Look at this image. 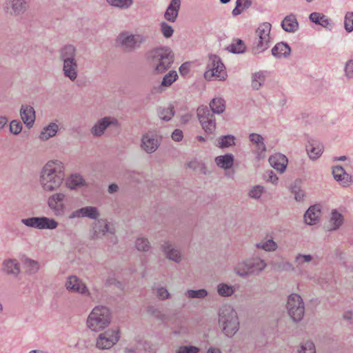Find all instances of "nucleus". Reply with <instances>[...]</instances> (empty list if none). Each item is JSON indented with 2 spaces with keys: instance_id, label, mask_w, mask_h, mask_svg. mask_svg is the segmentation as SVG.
Listing matches in <instances>:
<instances>
[{
  "instance_id": "bb28decb",
  "label": "nucleus",
  "mask_w": 353,
  "mask_h": 353,
  "mask_svg": "<svg viewBox=\"0 0 353 353\" xmlns=\"http://www.w3.org/2000/svg\"><path fill=\"white\" fill-rule=\"evenodd\" d=\"M321 210L316 205L309 208L304 214V221L307 225H314L319 221Z\"/></svg>"
},
{
  "instance_id": "4468645a",
  "label": "nucleus",
  "mask_w": 353,
  "mask_h": 353,
  "mask_svg": "<svg viewBox=\"0 0 353 353\" xmlns=\"http://www.w3.org/2000/svg\"><path fill=\"white\" fill-rule=\"evenodd\" d=\"M65 287L69 292L81 294L90 298L92 297L85 284L75 275H71L67 278Z\"/></svg>"
},
{
  "instance_id": "de8ad7c7",
  "label": "nucleus",
  "mask_w": 353,
  "mask_h": 353,
  "mask_svg": "<svg viewBox=\"0 0 353 353\" xmlns=\"http://www.w3.org/2000/svg\"><path fill=\"white\" fill-rule=\"evenodd\" d=\"M185 294L190 299H203L208 295V292L205 289L188 290Z\"/></svg>"
},
{
  "instance_id": "a211bd4d",
  "label": "nucleus",
  "mask_w": 353,
  "mask_h": 353,
  "mask_svg": "<svg viewBox=\"0 0 353 353\" xmlns=\"http://www.w3.org/2000/svg\"><path fill=\"white\" fill-rule=\"evenodd\" d=\"M21 118L28 128H31L35 121V111L33 107L22 105L20 109Z\"/></svg>"
},
{
  "instance_id": "6e6d98bb",
  "label": "nucleus",
  "mask_w": 353,
  "mask_h": 353,
  "mask_svg": "<svg viewBox=\"0 0 353 353\" xmlns=\"http://www.w3.org/2000/svg\"><path fill=\"white\" fill-rule=\"evenodd\" d=\"M22 124L19 121L12 120L10 123V132L13 134H19L22 130Z\"/></svg>"
},
{
  "instance_id": "6ab92c4d",
  "label": "nucleus",
  "mask_w": 353,
  "mask_h": 353,
  "mask_svg": "<svg viewBox=\"0 0 353 353\" xmlns=\"http://www.w3.org/2000/svg\"><path fill=\"white\" fill-rule=\"evenodd\" d=\"M181 7V0H171L165 13L164 18L172 23L176 21Z\"/></svg>"
},
{
  "instance_id": "8fccbe9b",
  "label": "nucleus",
  "mask_w": 353,
  "mask_h": 353,
  "mask_svg": "<svg viewBox=\"0 0 353 353\" xmlns=\"http://www.w3.org/2000/svg\"><path fill=\"white\" fill-rule=\"evenodd\" d=\"M299 353H316V347L311 341H306L301 344Z\"/></svg>"
},
{
  "instance_id": "5fc2aeb1",
  "label": "nucleus",
  "mask_w": 353,
  "mask_h": 353,
  "mask_svg": "<svg viewBox=\"0 0 353 353\" xmlns=\"http://www.w3.org/2000/svg\"><path fill=\"white\" fill-rule=\"evenodd\" d=\"M147 312L150 315L154 316L155 318L163 320L164 318V314L161 312V311L157 307L153 305H149L147 307Z\"/></svg>"
},
{
  "instance_id": "680f3d73",
  "label": "nucleus",
  "mask_w": 353,
  "mask_h": 353,
  "mask_svg": "<svg viewBox=\"0 0 353 353\" xmlns=\"http://www.w3.org/2000/svg\"><path fill=\"white\" fill-rule=\"evenodd\" d=\"M312 256L310 254H299L295 259V262L298 265H301L304 263H308L311 261Z\"/></svg>"
},
{
  "instance_id": "a19ab883",
  "label": "nucleus",
  "mask_w": 353,
  "mask_h": 353,
  "mask_svg": "<svg viewBox=\"0 0 353 353\" xmlns=\"http://www.w3.org/2000/svg\"><path fill=\"white\" fill-rule=\"evenodd\" d=\"M174 114V108L169 106L168 108H159L158 115L159 118L164 121H170Z\"/></svg>"
},
{
  "instance_id": "e2e57ef3",
  "label": "nucleus",
  "mask_w": 353,
  "mask_h": 353,
  "mask_svg": "<svg viewBox=\"0 0 353 353\" xmlns=\"http://www.w3.org/2000/svg\"><path fill=\"white\" fill-rule=\"evenodd\" d=\"M345 72L348 78L353 77V60L350 59L347 61L345 67Z\"/></svg>"
},
{
  "instance_id": "6e6552de",
  "label": "nucleus",
  "mask_w": 353,
  "mask_h": 353,
  "mask_svg": "<svg viewBox=\"0 0 353 353\" xmlns=\"http://www.w3.org/2000/svg\"><path fill=\"white\" fill-rule=\"evenodd\" d=\"M146 39V37L143 34L123 32L117 37V43L123 52H132L140 48Z\"/></svg>"
},
{
  "instance_id": "69168bd1",
  "label": "nucleus",
  "mask_w": 353,
  "mask_h": 353,
  "mask_svg": "<svg viewBox=\"0 0 353 353\" xmlns=\"http://www.w3.org/2000/svg\"><path fill=\"white\" fill-rule=\"evenodd\" d=\"M277 268L281 271H292L294 270L292 265L289 262H281L277 265Z\"/></svg>"
},
{
  "instance_id": "bf43d9fd",
  "label": "nucleus",
  "mask_w": 353,
  "mask_h": 353,
  "mask_svg": "<svg viewBox=\"0 0 353 353\" xmlns=\"http://www.w3.org/2000/svg\"><path fill=\"white\" fill-rule=\"evenodd\" d=\"M264 179L273 184H276L279 180L276 174L272 170H268L263 174Z\"/></svg>"
},
{
  "instance_id": "1a4fd4ad",
  "label": "nucleus",
  "mask_w": 353,
  "mask_h": 353,
  "mask_svg": "<svg viewBox=\"0 0 353 353\" xmlns=\"http://www.w3.org/2000/svg\"><path fill=\"white\" fill-rule=\"evenodd\" d=\"M225 77V68L221 58L216 54H210L207 64V70L204 73L205 79L210 81L215 77L219 80H224Z\"/></svg>"
},
{
  "instance_id": "603ef678",
  "label": "nucleus",
  "mask_w": 353,
  "mask_h": 353,
  "mask_svg": "<svg viewBox=\"0 0 353 353\" xmlns=\"http://www.w3.org/2000/svg\"><path fill=\"white\" fill-rule=\"evenodd\" d=\"M344 28L347 32L353 31V12H346L344 18Z\"/></svg>"
},
{
  "instance_id": "3c124183",
  "label": "nucleus",
  "mask_w": 353,
  "mask_h": 353,
  "mask_svg": "<svg viewBox=\"0 0 353 353\" xmlns=\"http://www.w3.org/2000/svg\"><path fill=\"white\" fill-rule=\"evenodd\" d=\"M21 223L25 225L39 230L40 216H34L21 219Z\"/></svg>"
},
{
  "instance_id": "f03ea898",
  "label": "nucleus",
  "mask_w": 353,
  "mask_h": 353,
  "mask_svg": "<svg viewBox=\"0 0 353 353\" xmlns=\"http://www.w3.org/2000/svg\"><path fill=\"white\" fill-rule=\"evenodd\" d=\"M210 108L199 107L197 115L202 128L205 133L212 134L216 129V122L214 114H221L225 109V102L222 98H214L210 103Z\"/></svg>"
},
{
  "instance_id": "9d476101",
  "label": "nucleus",
  "mask_w": 353,
  "mask_h": 353,
  "mask_svg": "<svg viewBox=\"0 0 353 353\" xmlns=\"http://www.w3.org/2000/svg\"><path fill=\"white\" fill-rule=\"evenodd\" d=\"M288 313L294 322L301 321L305 314V305L302 298L297 294H292L288 298Z\"/></svg>"
},
{
  "instance_id": "7c9ffc66",
  "label": "nucleus",
  "mask_w": 353,
  "mask_h": 353,
  "mask_svg": "<svg viewBox=\"0 0 353 353\" xmlns=\"http://www.w3.org/2000/svg\"><path fill=\"white\" fill-rule=\"evenodd\" d=\"M59 130V126L55 123H50L49 125L43 128L41 134L39 135V138L42 141H47L51 137H53L57 133Z\"/></svg>"
},
{
  "instance_id": "a18cd8bd",
  "label": "nucleus",
  "mask_w": 353,
  "mask_h": 353,
  "mask_svg": "<svg viewBox=\"0 0 353 353\" xmlns=\"http://www.w3.org/2000/svg\"><path fill=\"white\" fill-rule=\"evenodd\" d=\"M256 247L259 249H263L268 252H272L276 250L277 248V244L272 239H268L256 243Z\"/></svg>"
},
{
  "instance_id": "864d4df0",
  "label": "nucleus",
  "mask_w": 353,
  "mask_h": 353,
  "mask_svg": "<svg viewBox=\"0 0 353 353\" xmlns=\"http://www.w3.org/2000/svg\"><path fill=\"white\" fill-rule=\"evenodd\" d=\"M161 31L165 38H170L174 32L172 27L166 22H161L160 24Z\"/></svg>"
},
{
  "instance_id": "39448f33",
  "label": "nucleus",
  "mask_w": 353,
  "mask_h": 353,
  "mask_svg": "<svg viewBox=\"0 0 353 353\" xmlns=\"http://www.w3.org/2000/svg\"><path fill=\"white\" fill-rule=\"evenodd\" d=\"M266 267L267 263L263 259L254 256L239 261L235 265L234 271L238 276L245 278L259 275Z\"/></svg>"
},
{
  "instance_id": "58836bf2",
  "label": "nucleus",
  "mask_w": 353,
  "mask_h": 353,
  "mask_svg": "<svg viewBox=\"0 0 353 353\" xmlns=\"http://www.w3.org/2000/svg\"><path fill=\"white\" fill-rule=\"evenodd\" d=\"M106 2L110 6L121 10H128L134 3L133 0H106Z\"/></svg>"
},
{
  "instance_id": "c756f323",
  "label": "nucleus",
  "mask_w": 353,
  "mask_h": 353,
  "mask_svg": "<svg viewBox=\"0 0 353 353\" xmlns=\"http://www.w3.org/2000/svg\"><path fill=\"white\" fill-rule=\"evenodd\" d=\"M270 41H263V38L259 39L256 37L252 46V52L254 54H261L268 49L270 46Z\"/></svg>"
},
{
  "instance_id": "b1692460",
  "label": "nucleus",
  "mask_w": 353,
  "mask_h": 353,
  "mask_svg": "<svg viewBox=\"0 0 353 353\" xmlns=\"http://www.w3.org/2000/svg\"><path fill=\"white\" fill-rule=\"evenodd\" d=\"M162 250L166 255V257L176 263H179L181 260L180 252L173 247L170 242H165L162 245Z\"/></svg>"
},
{
  "instance_id": "5701e85b",
  "label": "nucleus",
  "mask_w": 353,
  "mask_h": 353,
  "mask_svg": "<svg viewBox=\"0 0 353 353\" xmlns=\"http://www.w3.org/2000/svg\"><path fill=\"white\" fill-rule=\"evenodd\" d=\"M272 54L276 59L288 58L291 53V48L285 42L277 43L271 50Z\"/></svg>"
},
{
  "instance_id": "ddd939ff",
  "label": "nucleus",
  "mask_w": 353,
  "mask_h": 353,
  "mask_svg": "<svg viewBox=\"0 0 353 353\" xmlns=\"http://www.w3.org/2000/svg\"><path fill=\"white\" fill-rule=\"evenodd\" d=\"M119 128V123L118 120L114 117H105L99 119L90 129L91 134L96 137H100L110 127Z\"/></svg>"
},
{
  "instance_id": "0eeeda50",
  "label": "nucleus",
  "mask_w": 353,
  "mask_h": 353,
  "mask_svg": "<svg viewBox=\"0 0 353 353\" xmlns=\"http://www.w3.org/2000/svg\"><path fill=\"white\" fill-rule=\"evenodd\" d=\"M112 314L105 306L98 305L93 308L87 319L88 327L94 332L104 329L110 323Z\"/></svg>"
},
{
  "instance_id": "f257e3e1",
  "label": "nucleus",
  "mask_w": 353,
  "mask_h": 353,
  "mask_svg": "<svg viewBox=\"0 0 353 353\" xmlns=\"http://www.w3.org/2000/svg\"><path fill=\"white\" fill-rule=\"evenodd\" d=\"M64 167L59 161H50L42 168L39 184L45 192L58 190L64 179Z\"/></svg>"
},
{
  "instance_id": "c03bdc74",
  "label": "nucleus",
  "mask_w": 353,
  "mask_h": 353,
  "mask_svg": "<svg viewBox=\"0 0 353 353\" xmlns=\"http://www.w3.org/2000/svg\"><path fill=\"white\" fill-rule=\"evenodd\" d=\"M234 141L235 137L233 135H224L219 138L218 146L221 148H228L235 145Z\"/></svg>"
},
{
  "instance_id": "412c9836",
  "label": "nucleus",
  "mask_w": 353,
  "mask_h": 353,
  "mask_svg": "<svg viewBox=\"0 0 353 353\" xmlns=\"http://www.w3.org/2000/svg\"><path fill=\"white\" fill-rule=\"evenodd\" d=\"M309 19L312 22L320 25L330 30L333 28L332 20L322 13L316 12H312L309 16Z\"/></svg>"
},
{
  "instance_id": "79ce46f5",
  "label": "nucleus",
  "mask_w": 353,
  "mask_h": 353,
  "mask_svg": "<svg viewBox=\"0 0 353 353\" xmlns=\"http://www.w3.org/2000/svg\"><path fill=\"white\" fill-rule=\"evenodd\" d=\"M217 292L221 296H230L234 294V288L232 285L225 283H220L217 286Z\"/></svg>"
},
{
  "instance_id": "2eb2a0df",
  "label": "nucleus",
  "mask_w": 353,
  "mask_h": 353,
  "mask_svg": "<svg viewBox=\"0 0 353 353\" xmlns=\"http://www.w3.org/2000/svg\"><path fill=\"white\" fill-rule=\"evenodd\" d=\"M99 215V212L96 207L86 206L72 212L69 218L88 217L92 219H97Z\"/></svg>"
},
{
  "instance_id": "cd10ccee",
  "label": "nucleus",
  "mask_w": 353,
  "mask_h": 353,
  "mask_svg": "<svg viewBox=\"0 0 353 353\" xmlns=\"http://www.w3.org/2000/svg\"><path fill=\"white\" fill-rule=\"evenodd\" d=\"M234 160V156L232 154L228 153L216 157L214 161L218 167L228 170L232 167Z\"/></svg>"
},
{
  "instance_id": "c85d7f7f",
  "label": "nucleus",
  "mask_w": 353,
  "mask_h": 353,
  "mask_svg": "<svg viewBox=\"0 0 353 353\" xmlns=\"http://www.w3.org/2000/svg\"><path fill=\"white\" fill-rule=\"evenodd\" d=\"M3 271L8 274L17 276L20 272L19 264L16 259H6L3 262Z\"/></svg>"
},
{
  "instance_id": "aec40b11",
  "label": "nucleus",
  "mask_w": 353,
  "mask_h": 353,
  "mask_svg": "<svg viewBox=\"0 0 353 353\" xmlns=\"http://www.w3.org/2000/svg\"><path fill=\"white\" fill-rule=\"evenodd\" d=\"M269 162L272 168L282 173L285 170L288 161L285 155L278 153L271 156Z\"/></svg>"
},
{
  "instance_id": "13d9d810",
  "label": "nucleus",
  "mask_w": 353,
  "mask_h": 353,
  "mask_svg": "<svg viewBox=\"0 0 353 353\" xmlns=\"http://www.w3.org/2000/svg\"><path fill=\"white\" fill-rule=\"evenodd\" d=\"M157 296L161 300L169 299L170 294L168 290L164 287H159L156 289Z\"/></svg>"
},
{
  "instance_id": "423d86ee",
  "label": "nucleus",
  "mask_w": 353,
  "mask_h": 353,
  "mask_svg": "<svg viewBox=\"0 0 353 353\" xmlns=\"http://www.w3.org/2000/svg\"><path fill=\"white\" fill-rule=\"evenodd\" d=\"M219 316L224 334L228 337L234 336L239 328V318L234 309L230 305H224L221 307Z\"/></svg>"
},
{
  "instance_id": "9b49d317",
  "label": "nucleus",
  "mask_w": 353,
  "mask_h": 353,
  "mask_svg": "<svg viewBox=\"0 0 353 353\" xmlns=\"http://www.w3.org/2000/svg\"><path fill=\"white\" fill-rule=\"evenodd\" d=\"M120 339V332L117 329H108L99 334L96 347L99 350H109Z\"/></svg>"
},
{
  "instance_id": "4be33fe9",
  "label": "nucleus",
  "mask_w": 353,
  "mask_h": 353,
  "mask_svg": "<svg viewBox=\"0 0 353 353\" xmlns=\"http://www.w3.org/2000/svg\"><path fill=\"white\" fill-rule=\"evenodd\" d=\"M306 150L310 158L312 160H315L319 158L322 154L323 145L315 140H310L306 145Z\"/></svg>"
},
{
  "instance_id": "393cba45",
  "label": "nucleus",
  "mask_w": 353,
  "mask_h": 353,
  "mask_svg": "<svg viewBox=\"0 0 353 353\" xmlns=\"http://www.w3.org/2000/svg\"><path fill=\"white\" fill-rule=\"evenodd\" d=\"M65 183L67 187L70 190L87 186V183L83 176L78 173L72 174L67 178Z\"/></svg>"
},
{
  "instance_id": "a878e982",
  "label": "nucleus",
  "mask_w": 353,
  "mask_h": 353,
  "mask_svg": "<svg viewBox=\"0 0 353 353\" xmlns=\"http://www.w3.org/2000/svg\"><path fill=\"white\" fill-rule=\"evenodd\" d=\"M281 25L282 28L288 32H295L299 29V23L293 14L286 16Z\"/></svg>"
},
{
  "instance_id": "09e8293b",
  "label": "nucleus",
  "mask_w": 353,
  "mask_h": 353,
  "mask_svg": "<svg viewBox=\"0 0 353 353\" xmlns=\"http://www.w3.org/2000/svg\"><path fill=\"white\" fill-rule=\"evenodd\" d=\"M135 245L139 251L148 252L150 248L149 241L143 237L137 238Z\"/></svg>"
},
{
  "instance_id": "774afa93",
  "label": "nucleus",
  "mask_w": 353,
  "mask_h": 353,
  "mask_svg": "<svg viewBox=\"0 0 353 353\" xmlns=\"http://www.w3.org/2000/svg\"><path fill=\"white\" fill-rule=\"evenodd\" d=\"M172 139L175 141H180L182 140L183 137V132L182 130L179 129H176L174 130V132L172 133Z\"/></svg>"
},
{
  "instance_id": "052dcab7",
  "label": "nucleus",
  "mask_w": 353,
  "mask_h": 353,
  "mask_svg": "<svg viewBox=\"0 0 353 353\" xmlns=\"http://www.w3.org/2000/svg\"><path fill=\"white\" fill-rule=\"evenodd\" d=\"M199 351V349L195 346H181L177 350L176 353H198Z\"/></svg>"
},
{
  "instance_id": "f704fd0d",
  "label": "nucleus",
  "mask_w": 353,
  "mask_h": 353,
  "mask_svg": "<svg viewBox=\"0 0 353 353\" xmlns=\"http://www.w3.org/2000/svg\"><path fill=\"white\" fill-rule=\"evenodd\" d=\"M59 225V223L53 218L40 216L39 230H54Z\"/></svg>"
},
{
  "instance_id": "f8f14e48",
  "label": "nucleus",
  "mask_w": 353,
  "mask_h": 353,
  "mask_svg": "<svg viewBox=\"0 0 353 353\" xmlns=\"http://www.w3.org/2000/svg\"><path fill=\"white\" fill-rule=\"evenodd\" d=\"M65 198L66 195L63 192L54 193L48 197V205L55 216H62L64 215L66 210Z\"/></svg>"
},
{
  "instance_id": "338daca9",
  "label": "nucleus",
  "mask_w": 353,
  "mask_h": 353,
  "mask_svg": "<svg viewBox=\"0 0 353 353\" xmlns=\"http://www.w3.org/2000/svg\"><path fill=\"white\" fill-rule=\"evenodd\" d=\"M190 63L189 62H185L179 67V72L181 75L185 76L190 72Z\"/></svg>"
},
{
  "instance_id": "20e7f679",
  "label": "nucleus",
  "mask_w": 353,
  "mask_h": 353,
  "mask_svg": "<svg viewBox=\"0 0 353 353\" xmlns=\"http://www.w3.org/2000/svg\"><path fill=\"white\" fill-rule=\"evenodd\" d=\"M77 49L72 44L62 46L59 50V59L63 62V72L65 77L72 81L78 76V63L75 58Z\"/></svg>"
},
{
  "instance_id": "473e14b6",
  "label": "nucleus",
  "mask_w": 353,
  "mask_h": 353,
  "mask_svg": "<svg viewBox=\"0 0 353 353\" xmlns=\"http://www.w3.org/2000/svg\"><path fill=\"white\" fill-rule=\"evenodd\" d=\"M246 46L244 41L240 39H234L226 50L233 54H241L245 52Z\"/></svg>"
},
{
  "instance_id": "37998d69",
  "label": "nucleus",
  "mask_w": 353,
  "mask_h": 353,
  "mask_svg": "<svg viewBox=\"0 0 353 353\" xmlns=\"http://www.w3.org/2000/svg\"><path fill=\"white\" fill-rule=\"evenodd\" d=\"M177 72L175 70H171L163 77L161 86H170L177 79Z\"/></svg>"
},
{
  "instance_id": "2f4dec72",
  "label": "nucleus",
  "mask_w": 353,
  "mask_h": 353,
  "mask_svg": "<svg viewBox=\"0 0 353 353\" xmlns=\"http://www.w3.org/2000/svg\"><path fill=\"white\" fill-rule=\"evenodd\" d=\"M108 231V225L105 220L98 221L93 227L92 239L103 236Z\"/></svg>"
},
{
  "instance_id": "e433bc0d",
  "label": "nucleus",
  "mask_w": 353,
  "mask_h": 353,
  "mask_svg": "<svg viewBox=\"0 0 353 353\" xmlns=\"http://www.w3.org/2000/svg\"><path fill=\"white\" fill-rule=\"evenodd\" d=\"M249 139L252 143L256 145L259 151L261 152L266 151L264 139L261 135L256 133H252L249 136Z\"/></svg>"
},
{
  "instance_id": "4d7b16f0",
  "label": "nucleus",
  "mask_w": 353,
  "mask_h": 353,
  "mask_svg": "<svg viewBox=\"0 0 353 353\" xmlns=\"http://www.w3.org/2000/svg\"><path fill=\"white\" fill-rule=\"evenodd\" d=\"M263 192V187L261 185H256L254 186L250 191L249 192V196L253 199H259Z\"/></svg>"
},
{
  "instance_id": "72a5a7b5",
  "label": "nucleus",
  "mask_w": 353,
  "mask_h": 353,
  "mask_svg": "<svg viewBox=\"0 0 353 353\" xmlns=\"http://www.w3.org/2000/svg\"><path fill=\"white\" fill-rule=\"evenodd\" d=\"M271 27V24L268 22L261 24L256 30V38H263V41H270V33Z\"/></svg>"
},
{
  "instance_id": "4c0bfd02",
  "label": "nucleus",
  "mask_w": 353,
  "mask_h": 353,
  "mask_svg": "<svg viewBox=\"0 0 353 353\" xmlns=\"http://www.w3.org/2000/svg\"><path fill=\"white\" fill-rule=\"evenodd\" d=\"M343 222V217L342 214L338 212L336 210H332V216L330 221V225H332L330 230H337L342 225Z\"/></svg>"
},
{
  "instance_id": "ea45409f",
  "label": "nucleus",
  "mask_w": 353,
  "mask_h": 353,
  "mask_svg": "<svg viewBox=\"0 0 353 353\" xmlns=\"http://www.w3.org/2000/svg\"><path fill=\"white\" fill-rule=\"evenodd\" d=\"M28 0H12V8L16 14L23 13L28 7Z\"/></svg>"
},
{
  "instance_id": "49530a36",
  "label": "nucleus",
  "mask_w": 353,
  "mask_h": 353,
  "mask_svg": "<svg viewBox=\"0 0 353 353\" xmlns=\"http://www.w3.org/2000/svg\"><path fill=\"white\" fill-rule=\"evenodd\" d=\"M299 181H296L295 183L291 185V192L294 195V199L296 201H303L305 194L299 185Z\"/></svg>"
},
{
  "instance_id": "7ed1b4c3",
  "label": "nucleus",
  "mask_w": 353,
  "mask_h": 353,
  "mask_svg": "<svg viewBox=\"0 0 353 353\" xmlns=\"http://www.w3.org/2000/svg\"><path fill=\"white\" fill-rule=\"evenodd\" d=\"M148 59L155 74L168 70L174 62V54L168 47L156 48L148 52Z\"/></svg>"
},
{
  "instance_id": "0e129e2a",
  "label": "nucleus",
  "mask_w": 353,
  "mask_h": 353,
  "mask_svg": "<svg viewBox=\"0 0 353 353\" xmlns=\"http://www.w3.org/2000/svg\"><path fill=\"white\" fill-rule=\"evenodd\" d=\"M236 3L238 7H240L243 11L249 8L252 5L251 0H236Z\"/></svg>"
},
{
  "instance_id": "f3484780",
  "label": "nucleus",
  "mask_w": 353,
  "mask_h": 353,
  "mask_svg": "<svg viewBox=\"0 0 353 353\" xmlns=\"http://www.w3.org/2000/svg\"><path fill=\"white\" fill-rule=\"evenodd\" d=\"M141 146L145 152L151 154L157 150L159 142L156 135L148 133L143 135Z\"/></svg>"
},
{
  "instance_id": "dca6fc26",
  "label": "nucleus",
  "mask_w": 353,
  "mask_h": 353,
  "mask_svg": "<svg viewBox=\"0 0 353 353\" xmlns=\"http://www.w3.org/2000/svg\"><path fill=\"white\" fill-rule=\"evenodd\" d=\"M332 174L334 179L340 182L344 187L349 186L353 183L352 176L347 174L341 165H336L332 168Z\"/></svg>"
},
{
  "instance_id": "c9c22d12",
  "label": "nucleus",
  "mask_w": 353,
  "mask_h": 353,
  "mask_svg": "<svg viewBox=\"0 0 353 353\" xmlns=\"http://www.w3.org/2000/svg\"><path fill=\"white\" fill-rule=\"evenodd\" d=\"M266 71L255 72L252 77V86L255 90H259L265 82Z\"/></svg>"
}]
</instances>
